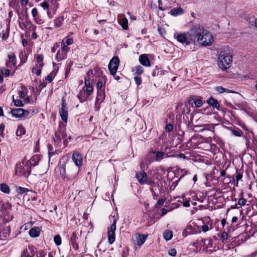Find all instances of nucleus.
Listing matches in <instances>:
<instances>
[{
	"mask_svg": "<svg viewBox=\"0 0 257 257\" xmlns=\"http://www.w3.org/2000/svg\"><path fill=\"white\" fill-rule=\"evenodd\" d=\"M192 31L194 33L195 42L197 41L202 46H210L213 41L212 35L200 24L192 26Z\"/></svg>",
	"mask_w": 257,
	"mask_h": 257,
	"instance_id": "obj_1",
	"label": "nucleus"
},
{
	"mask_svg": "<svg viewBox=\"0 0 257 257\" xmlns=\"http://www.w3.org/2000/svg\"><path fill=\"white\" fill-rule=\"evenodd\" d=\"M174 37L179 42L185 46L195 44V36L194 33L192 31V27L189 32L175 34Z\"/></svg>",
	"mask_w": 257,
	"mask_h": 257,
	"instance_id": "obj_2",
	"label": "nucleus"
},
{
	"mask_svg": "<svg viewBox=\"0 0 257 257\" xmlns=\"http://www.w3.org/2000/svg\"><path fill=\"white\" fill-rule=\"evenodd\" d=\"M232 55L229 52L222 51L218 58L217 64L222 70L229 68L232 63Z\"/></svg>",
	"mask_w": 257,
	"mask_h": 257,
	"instance_id": "obj_3",
	"label": "nucleus"
},
{
	"mask_svg": "<svg viewBox=\"0 0 257 257\" xmlns=\"http://www.w3.org/2000/svg\"><path fill=\"white\" fill-rule=\"evenodd\" d=\"M66 138L67 134L66 133V128L65 126H62L61 124H60L59 129L55 133L54 141L57 145L60 146L61 141L63 140V143L64 147H66L67 146L68 144L67 139Z\"/></svg>",
	"mask_w": 257,
	"mask_h": 257,
	"instance_id": "obj_4",
	"label": "nucleus"
},
{
	"mask_svg": "<svg viewBox=\"0 0 257 257\" xmlns=\"http://www.w3.org/2000/svg\"><path fill=\"white\" fill-rule=\"evenodd\" d=\"M31 168L28 163L23 160L21 162L18 163L15 168L16 174L28 177L31 174Z\"/></svg>",
	"mask_w": 257,
	"mask_h": 257,
	"instance_id": "obj_5",
	"label": "nucleus"
},
{
	"mask_svg": "<svg viewBox=\"0 0 257 257\" xmlns=\"http://www.w3.org/2000/svg\"><path fill=\"white\" fill-rule=\"evenodd\" d=\"M165 153L162 151H152L148 153L146 161H148L149 164L153 161H160L161 160L164 158L167 157Z\"/></svg>",
	"mask_w": 257,
	"mask_h": 257,
	"instance_id": "obj_6",
	"label": "nucleus"
},
{
	"mask_svg": "<svg viewBox=\"0 0 257 257\" xmlns=\"http://www.w3.org/2000/svg\"><path fill=\"white\" fill-rule=\"evenodd\" d=\"M117 220L114 218L112 224L107 229L108 240L110 244H112L115 240V230Z\"/></svg>",
	"mask_w": 257,
	"mask_h": 257,
	"instance_id": "obj_7",
	"label": "nucleus"
},
{
	"mask_svg": "<svg viewBox=\"0 0 257 257\" xmlns=\"http://www.w3.org/2000/svg\"><path fill=\"white\" fill-rule=\"evenodd\" d=\"M11 205L8 203H3L2 205L1 211L5 219L7 221H10L12 220L13 216L9 214L10 211L11 210Z\"/></svg>",
	"mask_w": 257,
	"mask_h": 257,
	"instance_id": "obj_8",
	"label": "nucleus"
},
{
	"mask_svg": "<svg viewBox=\"0 0 257 257\" xmlns=\"http://www.w3.org/2000/svg\"><path fill=\"white\" fill-rule=\"evenodd\" d=\"M119 65V59L117 57H113L110 61L108 67L111 75L114 76Z\"/></svg>",
	"mask_w": 257,
	"mask_h": 257,
	"instance_id": "obj_9",
	"label": "nucleus"
},
{
	"mask_svg": "<svg viewBox=\"0 0 257 257\" xmlns=\"http://www.w3.org/2000/svg\"><path fill=\"white\" fill-rule=\"evenodd\" d=\"M11 113L16 117H22L28 116L29 111L22 108H14L11 109Z\"/></svg>",
	"mask_w": 257,
	"mask_h": 257,
	"instance_id": "obj_10",
	"label": "nucleus"
},
{
	"mask_svg": "<svg viewBox=\"0 0 257 257\" xmlns=\"http://www.w3.org/2000/svg\"><path fill=\"white\" fill-rule=\"evenodd\" d=\"M59 113L63 121L66 122L68 117V108L64 100H62L61 108L59 111Z\"/></svg>",
	"mask_w": 257,
	"mask_h": 257,
	"instance_id": "obj_11",
	"label": "nucleus"
},
{
	"mask_svg": "<svg viewBox=\"0 0 257 257\" xmlns=\"http://www.w3.org/2000/svg\"><path fill=\"white\" fill-rule=\"evenodd\" d=\"M72 160L75 164L78 167L82 165V155L77 152H74L72 155Z\"/></svg>",
	"mask_w": 257,
	"mask_h": 257,
	"instance_id": "obj_12",
	"label": "nucleus"
},
{
	"mask_svg": "<svg viewBox=\"0 0 257 257\" xmlns=\"http://www.w3.org/2000/svg\"><path fill=\"white\" fill-rule=\"evenodd\" d=\"M10 228L9 226H4L0 229V239L5 240L10 235Z\"/></svg>",
	"mask_w": 257,
	"mask_h": 257,
	"instance_id": "obj_13",
	"label": "nucleus"
},
{
	"mask_svg": "<svg viewBox=\"0 0 257 257\" xmlns=\"http://www.w3.org/2000/svg\"><path fill=\"white\" fill-rule=\"evenodd\" d=\"M136 177L141 184L143 185L147 183L148 177L146 173L144 171L139 173H137Z\"/></svg>",
	"mask_w": 257,
	"mask_h": 257,
	"instance_id": "obj_14",
	"label": "nucleus"
},
{
	"mask_svg": "<svg viewBox=\"0 0 257 257\" xmlns=\"http://www.w3.org/2000/svg\"><path fill=\"white\" fill-rule=\"evenodd\" d=\"M40 160L41 157L38 155H35L33 156L30 160L26 161V162L28 163L29 165L31 168L32 167L37 166Z\"/></svg>",
	"mask_w": 257,
	"mask_h": 257,
	"instance_id": "obj_15",
	"label": "nucleus"
},
{
	"mask_svg": "<svg viewBox=\"0 0 257 257\" xmlns=\"http://www.w3.org/2000/svg\"><path fill=\"white\" fill-rule=\"evenodd\" d=\"M139 61L140 63L144 66L150 67L151 66L150 60L146 54L141 55L139 57Z\"/></svg>",
	"mask_w": 257,
	"mask_h": 257,
	"instance_id": "obj_16",
	"label": "nucleus"
},
{
	"mask_svg": "<svg viewBox=\"0 0 257 257\" xmlns=\"http://www.w3.org/2000/svg\"><path fill=\"white\" fill-rule=\"evenodd\" d=\"M105 92L104 90H100L97 91V95L95 100V104L100 103L105 98Z\"/></svg>",
	"mask_w": 257,
	"mask_h": 257,
	"instance_id": "obj_17",
	"label": "nucleus"
},
{
	"mask_svg": "<svg viewBox=\"0 0 257 257\" xmlns=\"http://www.w3.org/2000/svg\"><path fill=\"white\" fill-rule=\"evenodd\" d=\"M207 102L209 105L219 110L220 104L216 99L213 98L212 97H210L207 100Z\"/></svg>",
	"mask_w": 257,
	"mask_h": 257,
	"instance_id": "obj_18",
	"label": "nucleus"
},
{
	"mask_svg": "<svg viewBox=\"0 0 257 257\" xmlns=\"http://www.w3.org/2000/svg\"><path fill=\"white\" fill-rule=\"evenodd\" d=\"M77 239L78 237L77 236L76 233L75 232H73L72 236H71L70 241L73 246V247L75 249H77L78 248V245L77 243Z\"/></svg>",
	"mask_w": 257,
	"mask_h": 257,
	"instance_id": "obj_19",
	"label": "nucleus"
},
{
	"mask_svg": "<svg viewBox=\"0 0 257 257\" xmlns=\"http://www.w3.org/2000/svg\"><path fill=\"white\" fill-rule=\"evenodd\" d=\"M184 11L182 8L179 7L178 8H173L171 10L169 13L173 16H177L183 13Z\"/></svg>",
	"mask_w": 257,
	"mask_h": 257,
	"instance_id": "obj_20",
	"label": "nucleus"
},
{
	"mask_svg": "<svg viewBox=\"0 0 257 257\" xmlns=\"http://www.w3.org/2000/svg\"><path fill=\"white\" fill-rule=\"evenodd\" d=\"M29 233L32 237H38L40 235V229L37 227H33L29 230Z\"/></svg>",
	"mask_w": 257,
	"mask_h": 257,
	"instance_id": "obj_21",
	"label": "nucleus"
},
{
	"mask_svg": "<svg viewBox=\"0 0 257 257\" xmlns=\"http://www.w3.org/2000/svg\"><path fill=\"white\" fill-rule=\"evenodd\" d=\"M93 77V73L92 70H89L85 78V85H89L90 84V81L91 80V78Z\"/></svg>",
	"mask_w": 257,
	"mask_h": 257,
	"instance_id": "obj_22",
	"label": "nucleus"
},
{
	"mask_svg": "<svg viewBox=\"0 0 257 257\" xmlns=\"http://www.w3.org/2000/svg\"><path fill=\"white\" fill-rule=\"evenodd\" d=\"M147 236L143 234H139L137 238V245H138L139 246H141L144 243L147 239Z\"/></svg>",
	"mask_w": 257,
	"mask_h": 257,
	"instance_id": "obj_23",
	"label": "nucleus"
},
{
	"mask_svg": "<svg viewBox=\"0 0 257 257\" xmlns=\"http://www.w3.org/2000/svg\"><path fill=\"white\" fill-rule=\"evenodd\" d=\"M0 190L6 194H9L10 192V189L9 186L5 183L0 184Z\"/></svg>",
	"mask_w": 257,
	"mask_h": 257,
	"instance_id": "obj_24",
	"label": "nucleus"
},
{
	"mask_svg": "<svg viewBox=\"0 0 257 257\" xmlns=\"http://www.w3.org/2000/svg\"><path fill=\"white\" fill-rule=\"evenodd\" d=\"M163 237L165 240L168 241L173 237V232L171 230H166L163 233Z\"/></svg>",
	"mask_w": 257,
	"mask_h": 257,
	"instance_id": "obj_25",
	"label": "nucleus"
},
{
	"mask_svg": "<svg viewBox=\"0 0 257 257\" xmlns=\"http://www.w3.org/2000/svg\"><path fill=\"white\" fill-rule=\"evenodd\" d=\"M31 22L29 21H26L25 22H22L20 21L19 22V25L22 30H27L30 25Z\"/></svg>",
	"mask_w": 257,
	"mask_h": 257,
	"instance_id": "obj_26",
	"label": "nucleus"
},
{
	"mask_svg": "<svg viewBox=\"0 0 257 257\" xmlns=\"http://www.w3.org/2000/svg\"><path fill=\"white\" fill-rule=\"evenodd\" d=\"M119 23L124 30H127L128 29V21L126 18H124L121 19L119 21Z\"/></svg>",
	"mask_w": 257,
	"mask_h": 257,
	"instance_id": "obj_27",
	"label": "nucleus"
},
{
	"mask_svg": "<svg viewBox=\"0 0 257 257\" xmlns=\"http://www.w3.org/2000/svg\"><path fill=\"white\" fill-rule=\"evenodd\" d=\"M64 20L63 17H59L54 21V25L56 28H59L61 26L63 21Z\"/></svg>",
	"mask_w": 257,
	"mask_h": 257,
	"instance_id": "obj_28",
	"label": "nucleus"
},
{
	"mask_svg": "<svg viewBox=\"0 0 257 257\" xmlns=\"http://www.w3.org/2000/svg\"><path fill=\"white\" fill-rule=\"evenodd\" d=\"M66 56V55L65 53H63V52H61L60 50H59L56 56V59L58 61H59L64 59Z\"/></svg>",
	"mask_w": 257,
	"mask_h": 257,
	"instance_id": "obj_29",
	"label": "nucleus"
},
{
	"mask_svg": "<svg viewBox=\"0 0 257 257\" xmlns=\"http://www.w3.org/2000/svg\"><path fill=\"white\" fill-rule=\"evenodd\" d=\"M190 101L194 103L196 107H200L203 104L202 101L200 99H195L192 98L190 99Z\"/></svg>",
	"mask_w": 257,
	"mask_h": 257,
	"instance_id": "obj_30",
	"label": "nucleus"
},
{
	"mask_svg": "<svg viewBox=\"0 0 257 257\" xmlns=\"http://www.w3.org/2000/svg\"><path fill=\"white\" fill-rule=\"evenodd\" d=\"M230 236H229L228 233L226 232H223L220 236V239L222 242H225L227 240L229 239Z\"/></svg>",
	"mask_w": 257,
	"mask_h": 257,
	"instance_id": "obj_31",
	"label": "nucleus"
},
{
	"mask_svg": "<svg viewBox=\"0 0 257 257\" xmlns=\"http://www.w3.org/2000/svg\"><path fill=\"white\" fill-rule=\"evenodd\" d=\"M26 131L25 128L22 126H18L16 134L18 136H21L22 135L25 134Z\"/></svg>",
	"mask_w": 257,
	"mask_h": 257,
	"instance_id": "obj_32",
	"label": "nucleus"
},
{
	"mask_svg": "<svg viewBox=\"0 0 257 257\" xmlns=\"http://www.w3.org/2000/svg\"><path fill=\"white\" fill-rule=\"evenodd\" d=\"M86 86V96L88 97L93 92V87L90 84L89 85H85Z\"/></svg>",
	"mask_w": 257,
	"mask_h": 257,
	"instance_id": "obj_33",
	"label": "nucleus"
},
{
	"mask_svg": "<svg viewBox=\"0 0 257 257\" xmlns=\"http://www.w3.org/2000/svg\"><path fill=\"white\" fill-rule=\"evenodd\" d=\"M215 90L217 91L218 93H222L224 92H230V91L229 90V89L224 88L222 86H217L215 88Z\"/></svg>",
	"mask_w": 257,
	"mask_h": 257,
	"instance_id": "obj_34",
	"label": "nucleus"
},
{
	"mask_svg": "<svg viewBox=\"0 0 257 257\" xmlns=\"http://www.w3.org/2000/svg\"><path fill=\"white\" fill-rule=\"evenodd\" d=\"M232 135L236 137H241L242 134L241 130L239 128L231 130Z\"/></svg>",
	"mask_w": 257,
	"mask_h": 257,
	"instance_id": "obj_35",
	"label": "nucleus"
},
{
	"mask_svg": "<svg viewBox=\"0 0 257 257\" xmlns=\"http://www.w3.org/2000/svg\"><path fill=\"white\" fill-rule=\"evenodd\" d=\"M13 101L14 103V105L16 106H23L24 103L23 101L20 99H15L14 96H13Z\"/></svg>",
	"mask_w": 257,
	"mask_h": 257,
	"instance_id": "obj_36",
	"label": "nucleus"
},
{
	"mask_svg": "<svg viewBox=\"0 0 257 257\" xmlns=\"http://www.w3.org/2000/svg\"><path fill=\"white\" fill-rule=\"evenodd\" d=\"M54 241L57 245H60L61 244V237L59 235H56L54 237Z\"/></svg>",
	"mask_w": 257,
	"mask_h": 257,
	"instance_id": "obj_37",
	"label": "nucleus"
},
{
	"mask_svg": "<svg viewBox=\"0 0 257 257\" xmlns=\"http://www.w3.org/2000/svg\"><path fill=\"white\" fill-rule=\"evenodd\" d=\"M9 58L10 62H11L14 66H15V65L16 64V61L15 54L13 53L9 54Z\"/></svg>",
	"mask_w": 257,
	"mask_h": 257,
	"instance_id": "obj_38",
	"label": "nucleus"
},
{
	"mask_svg": "<svg viewBox=\"0 0 257 257\" xmlns=\"http://www.w3.org/2000/svg\"><path fill=\"white\" fill-rule=\"evenodd\" d=\"M43 56L42 55H39L37 57V62L39 64V67L42 68L43 66V63L42 62Z\"/></svg>",
	"mask_w": 257,
	"mask_h": 257,
	"instance_id": "obj_39",
	"label": "nucleus"
},
{
	"mask_svg": "<svg viewBox=\"0 0 257 257\" xmlns=\"http://www.w3.org/2000/svg\"><path fill=\"white\" fill-rule=\"evenodd\" d=\"M17 191L20 194H23L28 191V189L22 187H18Z\"/></svg>",
	"mask_w": 257,
	"mask_h": 257,
	"instance_id": "obj_40",
	"label": "nucleus"
},
{
	"mask_svg": "<svg viewBox=\"0 0 257 257\" xmlns=\"http://www.w3.org/2000/svg\"><path fill=\"white\" fill-rule=\"evenodd\" d=\"M191 228V226H187L186 229L183 231V235L184 236L186 237L187 235L191 234V231H190Z\"/></svg>",
	"mask_w": 257,
	"mask_h": 257,
	"instance_id": "obj_41",
	"label": "nucleus"
},
{
	"mask_svg": "<svg viewBox=\"0 0 257 257\" xmlns=\"http://www.w3.org/2000/svg\"><path fill=\"white\" fill-rule=\"evenodd\" d=\"M136 73L141 74L143 73L144 70L142 66L138 65L135 67Z\"/></svg>",
	"mask_w": 257,
	"mask_h": 257,
	"instance_id": "obj_42",
	"label": "nucleus"
},
{
	"mask_svg": "<svg viewBox=\"0 0 257 257\" xmlns=\"http://www.w3.org/2000/svg\"><path fill=\"white\" fill-rule=\"evenodd\" d=\"M77 97L81 102L85 101L87 98L86 96H83V93L81 92L77 95Z\"/></svg>",
	"mask_w": 257,
	"mask_h": 257,
	"instance_id": "obj_43",
	"label": "nucleus"
},
{
	"mask_svg": "<svg viewBox=\"0 0 257 257\" xmlns=\"http://www.w3.org/2000/svg\"><path fill=\"white\" fill-rule=\"evenodd\" d=\"M55 76V74H53V72H52L47 75L46 79L49 83L51 82Z\"/></svg>",
	"mask_w": 257,
	"mask_h": 257,
	"instance_id": "obj_44",
	"label": "nucleus"
},
{
	"mask_svg": "<svg viewBox=\"0 0 257 257\" xmlns=\"http://www.w3.org/2000/svg\"><path fill=\"white\" fill-rule=\"evenodd\" d=\"M102 87H103L102 81L101 80H99L96 84V88H97V91H99L100 90H104V89H102Z\"/></svg>",
	"mask_w": 257,
	"mask_h": 257,
	"instance_id": "obj_45",
	"label": "nucleus"
},
{
	"mask_svg": "<svg viewBox=\"0 0 257 257\" xmlns=\"http://www.w3.org/2000/svg\"><path fill=\"white\" fill-rule=\"evenodd\" d=\"M246 202V200L244 198H240L238 200V205H240L241 206H244Z\"/></svg>",
	"mask_w": 257,
	"mask_h": 257,
	"instance_id": "obj_46",
	"label": "nucleus"
},
{
	"mask_svg": "<svg viewBox=\"0 0 257 257\" xmlns=\"http://www.w3.org/2000/svg\"><path fill=\"white\" fill-rule=\"evenodd\" d=\"M9 33V29H7L6 30V32H3L2 34H1V37H2V39L3 40H6L7 38H8V34Z\"/></svg>",
	"mask_w": 257,
	"mask_h": 257,
	"instance_id": "obj_47",
	"label": "nucleus"
},
{
	"mask_svg": "<svg viewBox=\"0 0 257 257\" xmlns=\"http://www.w3.org/2000/svg\"><path fill=\"white\" fill-rule=\"evenodd\" d=\"M36 29V27L31 23L27 30L29 31V32H34L35 31Z\"/></svg>",
	"mask_w": 257,
	"mask_h": 257,
	"instance_id": "obj_48",
	"label": "nucleus"
},
{
	"mask_svg": "<svg viewBox=\"0 0 257 257\" xmlns=\"http://www.w3.org/2000/svg\"><path fill=\"white\" fill-rule=\"evenodd\" d=\"M177 251L175 248H171L168 250V254L172 256H176Z\"/></svg>",
	"mask_w": 257,
	"mask_h": 257,
	"instance_id": "obj_49",
	"label": "nucleus"
},
{
	"mask_svg": "<svg viewBox=\"0 0 257 257\" xmlns=\"http://www.w3.org/2000/svg\"><path fill=\"white\" fill-rule=\"evenodd\" d=\"M173 129V126L171 124H167L165 126V131L167 132H171Z\"/></svg>",
	"mask_w": 257,
	"mask_h": 257,
	"instance_id": "obj_50",
	"label": "nucleus"
},
{
	"mask_svg": "<svg viewBox=\"0 0 257 257\" xmlns=\"http://www.w3.org/2000/svg\"><path fill=\"white\" fill-rule=\"evenodd\" d=\"M58 170H59V172L61 174V175L63 176V177H64V175L65 174V169L63 166H60L59 167Z\"/></svg>",
	"mask_w": 257,
	"mask_h": 257,
	"instance_id": "obj_51",
	"label": "nucleus"
},
{
	"mask_svg": "<svg viewBox=\"0 0 257 257\" xmlns=\"http://www.w3.org/2000/svg\"><path fill=\"white\" fill-rule=\"evenodd\" d=\"M41 7L44 9H47L49 8V5L47 1H44L41 4Z\"/></svg>",
	"mask_w": 257,
	"mask_h": 257,
	"instance_id": "obj_52",
	"label": "nucleus"
},
{
	"mask_svg": "<svg viewBox=\"0 0 257 257\" xmlns=\"http://www.w3.org/2000/svg\"><path fill=\"white\" fill-rule=\"evenodd\" d=\"M38 14V10L36 8H33L32 10V15L33 17L35 18V20H36V16Z\"/></svg>",
	"mask_w": 257,
	"mask_h": 257,
	"instance_id": "obj_53",
	"label": "nucleus"
},
{
	"mask_svg": "<svg viewBox=\"0 0 257 257\" xmlns=\"http://www.w3.org/2000/svg\"><path fill=\"white\" fill-rule=\"evenodd\" d=\"M2 73L6 76H9L10 75V70L7 69H3L2 70Z\"/></svg>",
	"mask_w": 257,
	"mask_h": 257,
	"instance_id": "obj_54",
	"label": "nucleus"
},
{
	"mask_svg": "<svg viewBox=\"0 0 257 257\" xmlns=\"http://www.w3.org/2000/svg\"><path fill=\"white\" fill-rule=\"evenodd\" d=\"M134 79H135V81L136 84H137V85H139L141 84L142 79H141V77H135Z\"/></svg>",
	"mask_w": 257,
	"mask_h": 257,
	"instance_id": "obj_55",
	"label": "nucleus"
},
{
	"mask_svg": "<svg viewBox=\"0 0 257 257\" xmlns=\"http://www.w3.org/2000/svg\"><path fill=\"white\" fill-rule=\"evenodd\" d=\"M21 257H33V256H32V255L29 254L27 250H25L23 251V252L21 255Z\"/></svg>",
	"mask_w": 257,
	"mask_h": 257,
	"instance_id": "obj_56",
	"label": "nucleus"
},
{
	"mask_svg": "<svg viewBox=\"0 0 257 257\" xmlns=\"http://www.w3.org/2000/svg\"><path fill=\"white\" fill-rule=\"evenodd\" d=\"M18 94L21 98H24L26 95L25 93L23 90H19L18 92Z\"/></svg>",
	"mask_w": 257,
	"mask_h": 257,
	"instance_id": "obj_57",
	"label": "nucleus"
},
{
	"mask_svg": "<svg viewBox=\"0 0 257 257\" xmlns=\"http://www.w3.org/2000/svg\"><path fill=\"white\" fill-rule=\"evenodd\" d=\"M165 201V199H163L159 200L156 205V207H158L159 206L162 205L164 204Z\"/></svg>",
	"mask_w": 257,
	"mask_h": 257,
	"instance_id": "obj_58",
	"label": "nucleus"
},
{
	"mask_svg": "<svg viewBox=\"0 0 257 257\" xmlns=\"http://www.w3.org/2000/svg\"><path fill=\"white\" fill-rule=\"evenodd\" d=\"M53 147L49 145V157H50L51 156L54 154V152H53Z\"/></svg>",
	"mask_w": 257,
	"mask_h": 257,
	"instance_id": "obj_59",
	"label": "nucleus"
},
{
	"mask_svg": "<svg viewBox=\"0 0 257 257\" xmlns=\"http://www.w3.org/2000/svg\"><path fill=\"white\" fill-rule=\"evenodd\" d=\"M32 72L33 73L35 72L37 76H39L41 75V69H36V68H33V70H32Z\"/></svg>",
	"mask_w": 257,
	"mask_h": 257,
	"instance_id": "obj_60",
	"label": "nucleus"
},
{
	"mask_svg": "<svg viewBox=\"0 0 257 257\" xmlns=\"http://www.w3.org/2000/svg\"><path fill=\"white\" fill-rule=\"evenodd\" d=\"M69 48L67 46L64 45L61 48V52H63V53H65L66 54V53L69 51Z\"/></svg>",
	"mask_w": 257,
	"mask_h": 257,
	"instance_id": "obj_61",
	"label": "nucleus"
},
{
	"mask_svg": "<svg viewBox=\"0 0 257 257\" xmlns=\"http://www.w3.org/2000/svg\"><path fill=\"white\" fill-rule=\"evenodd\" d=\"M201 229H202V231H203L204 232H205L209 230V227H208V225L204 224L201 226Z\"/></svg>",
	"mask_w": 257,
	"mask_h": 257,
	"instance_id": "obj_62",
	"label": "nucleus"
},
{
	"mask_svg": "<svg viewBox=\"0 0 257 257\" xmlns=\"http://www.w3.org/2000/svg\"><path fill=\"white\" fill-rule=\"evenodd\" d=\"M235 177H236V186H237L238 182L239 180H240L242 178V175L241 174H237Z\"/></svg>",
	"mask_w": 257,
	"mask_h": 257,
	"instance_id": "obj_63",
	"label": "nucleus"
},
{
	"mask_svg": "<svg viewBox=\"0 0 257 257\" xmlns=\"http://www.w3.org/2000/svg\"><path fill=\"white\" fill-rule=\"evenodd\" d=\"M5 125L3 123L0 124V135L3 137Z\"/></svg>",
	"mask_w": 257,
	"mask_h": 257,
	"instance_id": "obj_64",
	"label": "nucleus"
}]
</instances>
